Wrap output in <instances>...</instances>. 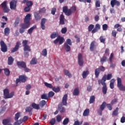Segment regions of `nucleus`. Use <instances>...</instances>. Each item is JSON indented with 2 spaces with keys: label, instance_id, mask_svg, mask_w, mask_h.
Instances as JSON below:
<instances>
[{
  "label": "nucleus",
  "instance_id": "nucleus-1",
  "mask_svg": "<svg viewBox=\"0 0 125 125\" xmlns=\"http://www.w3.org/2000/svg\"><path fill=\"white\" fill-rule=\"evenodd\" d=\"M31 14H28L26 15L24 19V23L21 24V28L19 29L20 34H23L25 32V30L30 27L31 23Z\"/></svg>",
  "mask_w": 125,
  "mask_h": 125
},
{
  "label": "nucleus",
  "instance_id": "nucleus-2",
  "mask_svg": "<svg viewBox=\"0 0 125 125\" xmlns=\"http://www.w3.org/2000/svg\"><path fill=\"white\" fill-rule=\"evenodd\" d=\"M59 35L58 32H54L51 35L50 38L51 39H55V38H57V39L54 41V43L57 44V43L59 42V44L61 45L64 42L65 39H64V38L60 36V35L59 36Z\"/></svg>",
  "mask_w": 125,
  "mask_h": 125
},
{
  "label": "nucleus",
  "instance_id": "nucleus-3",
  "mask_svg": "<svg viewBox=\"0 0 125 125\" xmlns=\"http://www.w3.org/2000/svg\"><path fill=\"white\" fill-rule=\"evenodd\" d=\"M107 77V75L104 74L102 78V80H99L98 81V84H102L103 85L102 87V91L104 94H107V90L108 88H107V84H106V78Z\"/></svg>",
  "mask_w": 125,
  "mask_h": 125
},
{
  "label": "nucleus",
  "instance_id": "nucleus-4",
  "mask_svg": "<svg viewBox=\"0 0 125 125\" xmlns=\"http://www.w3.org/2000/svg\"><path fill=\"white\" fill-rule=\"evenodd\" d=\"M76 10H77L76 6H72L69 9H68V6H67L62 7V11L66 16H70L72 15V13H75Z\"/></svg>",
  "mask_w": 125,
  "mask_h": 125
},
{
  "label": "nucleus",
  "instance_id": "nucleus-5",
  "mask_svg": "<svg viewBox=\"0 0 125 125\" xmlns=\"http://www.w3.org/2000/svg\"><path fill=\"white\" fill-rule=\"evenodd\" d=\"M3 95L4 99H9L12 98L14 96V92H11L9 93V90L6 88L3 90Z\"/></svg>",
  "mask_w": 125,
  "mask_h": 125
},
{
  "label": "nucleus",
  "instance_id": "nucleus-6",
  "mask_svg": "<svg viewBox=\"0 0 125 125\" xmlns=\"http://www.w3.org/2000/svg\"><path fill=\"white\" fill-rule=\"evenodd\" d=\"M1 6L3 8V11L4 13H8L10 9L8 6H7V1H4L1 4Z\"/></svg>",
  "mask_w": 125,
  "mask_h": 125
},
{
  "label": "nucleus",
  "instance_id": "nucleus-7",
  "mask_svg": "<svg viewBox=\"0 0 125 125\" xmlns=\"http://www.w3.org/2000/svg\"><path fill=\"white\" fill-rule=\"evenodd\" d=\"M117 86L119 88V90L125 91V86L122 84V79L119 77L117 78Z\"/></svg>",
  "mask_w": 125,
  "mask_h": 125
},
{
  "label": "nucleus",
  "instance_id": "nucleus-8",
  "mask_svg": "<svg viewBox=\"0 0 125 125\" xmlns=\"http://www.w3.org/2000/svg\"><path fill=\"white\" fill-rule=\"evenodd\" d=\"M28 79L27 76H25L24 75H20L19 77V79L17 78L16 79V84H18L19 83H25L26 81Z\"/></svg>",
  "mask_w": 125,
  "mask_h": 125
},
{
  "label": "nucleus",
  "instance_id": "nucleus-9",
  "mask_svg": "<svg viewBox=\"0 0 125 125\" xmlns=\"http://www.w3.org/2000/svg\"><path fill=\"white\" fill-rule=\"evenodd\" d=\"M100 71L102 72H104V71H105V67L103 66H101L95 70V75L96 78H98V77H99Z\"/></svg>",
  "mask_w": 125,
  "mask_h": 125
},
{
  "label": "nucleus",
  "instance_id": "nucleus-10",
  "mask_svg": "<svg viewBox=\"0 0 125 125\" xmlns=\"http://www.w3.org/2000/svg\"><path fill=\"white\" fill-rule=\"evenodd\" d=\"M0 47H1V50L2 52H6L7 51V46L4 43L3 41H1L0 42Z\"/></svg>",
  "mask_w": 125,
  "mask_h": 125
},
{
  "label": "nucleus",
  "instance_id": "nucleus-11",
  "mask_svg": "<svg viewBox=\"0 0 125 125\" xmlns=\"http://www.w3.org/2000/svg\"><path fill=\"white\" fill-rule=\"evenodd\" d=\"M17 0H13L10 2V8L13 10H16Z\"/></svg>",
  "mask_w": 125,
  "mask_h": 125
},
{
  "label": "nucleus",
  "instance_id": "nucleus-12",
  "mask_svg": "<svg viewBox=\"0 0 125 125\" xmlns=\"http://www.w3.org/2000/svg\"><path fill=\"white\" fill-rule=\"evenodd\" d=\"M78 64L80 67H82L83 65V55L80 53L78 56Z\"/></svg>",
  "mask_w": 125,
  "mask_h": 125
},
{
  "label": "nucleus",
  "instance_id": "nucleus-13",
  "mask_svg": "<svg viewBox=\"0 0 125 125\" xmlns=\"http://www.w3.org/2000/svg\"><path fill=\"white\" fill-rule=\"evenodd\" d=\"M96 46H97L96 41H92L90 45V51H94V50L96 49Z\"/></svg>",
  "mask_w": 125,
  "mask_h": 125
},
{
  "label": "nucleus",
  "instance_id": "nucleus-14",
  "mask_svg": "<svg viewBox=\"0 0 125 125\" xmlns=\"http://www.w3.org/2000/svg\"><path fill=\"white\" fill-rule=\"evenodd\" d=\"M65 22H66L65 16L63 14H62L60 16V24L61 25H65Z\"/></svg>",
  "mask_w": 125,
  "mask_h": 125
},
{
  "label": "nucleus",
  "instance_id": "nucleus-15",
  "mask_svg": "<svg viewBox=\"0 0 125 125\" xmlns=\"http://www.w3.org/2000/svg\"><path fill=\"white\" fill-rule=\"evenodd\" d=\"M110 4L112 7H114L115 5H117V6H120L121 5V3H120V2L117 0H111L110 1Z\"/></svg>",
  "mask_w": 125,
  "mask_h": 125
},
{
  "label": "nucleus",
  "instance_id": "nucleus-16",
  "mask_svg": "<svg viewBox=\"0 0 125 125\" xmlns=\"http://www.w3.org/2000/svg\"><path fill=\"white\" fill-rule=\"evenodd\" d=\"M20 42H16V44L14 48L12 49L11 50V53H14V52H16V51H18V49H19V47H20Z\"/></svg>",
  "mask_w": 125,
  "mask_h": 125
},
{
  "label": "nucleus",
  "instance_id": "nucleus-17",
  "mask_svg": "<svg viewBox=\"0 0 125 125\" xmlns=\"http://www.w3.org/2000/svg\"><path fill=\"white\" fill-rule=\"evenodd\" d=\"M67 99H68V95H67V94H64L62 99V103L63 106H67Z\"/></svg>",
  "mask_w": 125,
  "mask_h": 125
},
{
  "label": "nucleus",
  "instance_id": "nucleus-18",
  "mask_svg": "<svg viewBox=\"0 0 125 125\" xmlns=\"http://www.w3.org/2000/svg\"><path fill=\"white\" fill-rule=\"evenodd\" d=\"M17 65L18 67H21V68H26L27 67V65L26 64V62H17Z\"/></svg>",
  "mask_w": 125,
  "mask_h": 125
},
{
  "label": "nucleus",
  "instance_id": "nucleus-19",
  "mask_svg": "<svg viewBox=\"0 0 125 125\" xmlns=\"http://www.w3.org/2000/svg\"><path fill=\"white\" fill-rule=\"evenodd\" d=\"M2 124L3 125H12V124L10 123V119L9 118L3 119Z\"/></svg>",
  "mask_w": 125,
  "mask_h": 125
},
{
  "label": "nucleus",
  "instance_id": "nucleus-20",
  "mask_svg": "<svg viewBox=\"0 0 125 125\" xmlns=\"http://www.w3.org/2000/svg\"><path fill=\"white\" fill-rule=\"evenodd\" d=\"M101 26L99 24H96L95 25V28L92 30V34H94L100 30Z\"/></svg>",
  "mask_w": 125,
  "mask_h": 125
},
{
  "label": "nucleus",
  "instance_id": "nucleus-21",
  "mask_svg": "<svg viewBox=\"0 0 125 125\" xmlns=\"http://www.w3.org/2000/svg\"><path fill=\"white\" fill-rule=\"evenodd\" d=\"M19 23H20V18H17L13 24L14 27L17 28L18 25H19Z\"/></svg>",
  "mask_w": 125,
  "mask_h": 125
},
{
  "label": "nucleus",
  "instance_id": "nucleus-22",
  "mask_svg": "<svg viewBox=\"0 0 125 125\" xmlns=\"http://www.w3.org/2000/svg\"><path fill=\"white\" fill-rule=\"evenodd\" d=\"M34 17L37 20V21H39V20H41V19L42 18V17L41 16V15L38 12H35L34 13Z\"/></svg>",
  "mask_w": 125,
  "mask_h": 125
},
{
  "label": "nucleus",
  "instance_id": "nucleus-23",
  "mask_svg": "<svg viewBox=\"0 0 125 125\" xmlns=\"http://www.w3.org/2000/svg\"><path fill=\"white\" fill-rule=\"evenodd\" d=\"M79 94H80V90L79 89V88L76 87L74 89L73 92V95L74 96H78Z\"/></svg>",
  "mask_w": 125,
  "mask_h": 125
},
{
  "label": "nucleus",
  "instance_id": "nucleus-24",
  "mask_svg": "<svg viewBox=\"0 0 125 125\" xmlns=\"http://www.w3.org/2000/svg\"><path fill=\"white\" fill-rule=\"evenodd\" d=\"M63 73H64L65 76H67V77H68V78H72V74H71L70 73V71H69V70H68L67 69H64L63 70Z\"/></svg>",
  "mask_w": 125,
  "mask_h": 125
},
{
  "label": "nucleus",
  "instance_id": "nucleus-25",
  "mask_svg": "<svg viewBox=\"0 0 125 125\" xmlns=\"http://www.w3.org/2000/svg\"><path fill=\"white\" fill-rule=\"evenodd\" d=\"M14 61V59L12 57H9L8 58V65H12Z\"/></svg>",
  "mask_w": 125,
  "mask_h": 125
},
{
  "label": "nucleus",
  "instance_id": "nucleus-26",
  "mask_svg": "<svg viewBox=\"0 0 125 125\" xmlns=\"http://www.w3.org/2000/svg\"><path fill=\"white\" fill-rule=\"evenodd\" d=\"M37 28V25H34L32 27H31L30 29H29L27 31V33L29 34V35H31L32 33H33V31L35 30Z\"/></svg>",
  "mask_w": 125,
  "mask_h": 125
},
{
  "label": "nucleus",
  "instance_id": "nucleus-27",
  "mask_svg": "<svg viewBox=\"0 0 125 125\" xmlns=\"http://www.w3.org/2000/svg\"><path fill=\"white\" fill-rule=\"evenodd\" d=\"M70 46V45L67 44H64V49L67 52H69L71 50V47Z\"/></svg>",
  "mask_w": 125,
  "mask_h": 125
},
{
  "label": "nucleus",
  "instance_id": "nucleus-28",
  "mask_svg": "<svg viewBox=\"0 0 125 125\" xmlns=\"http://www.w3.org/2000/svg\"><path fill=\"white\" fill-rule=\"evenodd\" d=\"M89 74V71L88 70H86V71H83L82 74V76L83 79H85L87 75H88Z\"/></svg>",
  "mask_w": 125,
  "mask_h": 125
},
{
  "label": "nucleus",
  "instance_id": "nucleus-29",
  "mask_svg": "<svg viewBox=\"0 0 125 125\" xmlns=\"http://www.w3.org/2000/svg\"><path fill=\"white\" fill-rule=\"evenodd\" d=\"M4 33L5 36H8V35H9V33H10V29H9V28L8 27L5 28Z\"/></svg>",
  "mask_w": 125,
  "mask_h": 125
},
{
  "label": "nucleus",
  "instance_id": "nucleus-30",
  "mask_svg": "<svg viewBox=\"0 0 125 125\" xmlns=\"http://www.w3.org/2000/svg\"><path fill=\"white\" fill-rule=\"evenodd\" d=\"M32 107H33V108L34 109H36V110H39L40 109V104H37L36 103H33L32 104Z\"/></svg>",
  "mask_w": 125,
  "mask_h": 125
},
{
  "label": "nucleus",
  "instance_id": "nucleus-31",
  "mask_svg": "<svg viewBox=\"0 0 125 125\" xmlns=\"http://www.w3.org/2000/svg\"><path fill=\"white\" fill-rule=\"evenodd\" d=\"M58 110L60 111L61 113H64L65 112V108L63 107L61 104H59Z\"/></svg>",
  "mask_w": 125,
  "mask_h": 125
},
{
  "label": "nucleus",
  "instance_id": "nucleus-32",
  "mask_svg": "<svg viewBox=\"0 0 125 125\" xmlns=\"http://www.w3.org/2000/svg\"><path fill=\"white\" fill-rule=\"evenodd\" d=\"M30 63L31 65H35L38 63V61H37V59H36V58H33L32 59Z\"/></svg>",
  "mask_w": 125,
  "mask_h": 125
},
{
  "label": "nucleus",
  "instance_id": "nucleus-33",
  "mask_svg": "<svg viewBox=\"0 0 125 125\" xmlns=\"http://www.w3.org/2000/svg\"><path fill=\"white\" fill-rule=\"evenodd\" d=\"M44 84L45 85V86H46V87H47L48 88H50L52 89L53 88V86L52 85V84L48 83L47 82H45L44 83Z\"/></svg>",
  "mask_w": 125,
  "mask_h": 125
},
{
  "label": "nucleus",
  "instance_id": "nucleus-34",
  "mask_svg": "<svg viewBox=\"0 0 125 125\" xmlns=\"http://www.w3.org/2000/svg\"><path fill=\"white\" fill-rule=\"evenodd\" d=\"M46 104V102H45V100H42L39 103V105L41 108H43L44 106H45V104Z\"/></svg>",
  "mask_w": 125,
  "mask_h": 125
},
{
  "label": "nucleus",
  "instance_id": "nucleus-35",
  "mask_svg": "<svg viewBox=\"0 0 125 125\" xmlns=\"http://www.w3.org/2000/svg\"><path fill=\"white\" fill-rule=\"evenodd\" d=\"M95 102V96H94V95L91 96L90 97V100H89V104H92V103H93L94 102Z\"/></svg>",
  "mask_w": 125,
  "mask_h": 125
},
{
  "label": "nucleus",
  "instance_id": "nucleus-36",
  "mask_svg": "<svg viewBox=\"0 0 125 125\" xmlns=\"http://www.w3.org/2000/svg\"><path fill=\"white\" fill-rule=\"evenodd\" d=\"M3 70L4 73L6 76H8L10 75V71H9L8 68H5L3 69Z\"/></svg>",
  "mask_w": 125,
  "mask_h": 125
},
{
  "label": "nucleus",
  "instance_id": "nucleus-37",
  "mask_svg": "<svg viewBox=\"0 0 125 125\" xmlns=\"http://www.w3.org/2000/svg\"><path fill=\"white\" fill-rule=\"evenodd\" d=\"M23 51H31V46L29 45H26L23 46Z\"/></svg>",
  "mask_w": 125,
  "mask_h": 125
},
{
  "label": "nucleus",
  "instance_id": "nucleus-38",
  "mask_svg": "<svg viewBox=\"0 0 125 125\" xmlns=\"http://www.w3.org/2000/svg\"><path fill=\"white\" fill-rule=\"evenodd\" d=\"M21 113L20 112H17L16 114H15V120L17 121H18V119H19L21 117Z\"/></svg>",
  "mask_w": 125,
  "mask_h": 125
},
{
  "label": "nucleus",
  "instance_id": "nucleus-39",
  "mask_svg": "<svg viewBox=\"0 0 125 125\" xmlns=\"http://www.w3.org/2000/svg\"><path fill=\"white\" fill-rule=\"evenodd\" d=\"M89 115V109H85L83 113V116L84 117H86Z\"/></svg>",
  "mask_w": 125,
  "mask_h": 125
},
{
  "label": "nucleus",
  "instance_id": "nucleus-40",
  "mask_svg": "<svg viewBox=\"0 0 125 125\" xmlns=\"http://www.w3.org/2000/svg\"><path fill=\"white\" fill-rule=\"evenodd\" d=\"M23 121L22 119H20L19 121H17V122H14V125H20Z\"/></svg>",
  "mask_w": 125,
  "mask_h": 125
},
{
  "label": "nucleus",
  "instance_id": "nucleus-41",
  "mask_svg": "<svg viewBox=\"0 0 125 125\" xmlns=\"http://www.w3.org/2000/svg\"><path fill=\"white\" fill-rule=\"evenodd\" d=\"M107 61V58L106 57L103 56L102 58L101 59L100 62L102 65L104 64V62H106Z\"/></svg>",
  "mask_w": 125,
  "mask_h": 125
},
{
  "label": "nucleus",
  "instance_id": "nucleus-42",
  "mask_svg": "<svg viewBox=\"0 0 125 125\" xmlns=\"http://www.w3.org/2000/svg\"><path fill=\"white\" fill-rule=\"evenodd\" d=\"M41 99H44L45 100H47L48 99V96L47 94L45 93L41 95Z\"/></svg>",
  "mask_w": 125,
  "mask_h": 125
},
{
  "label": "nucleus",
  "instance_id": "nucleus-43",
  "mask_svg": "<svg viewBox=\"0 0 125 125\" xmlns=\"http://www.w3.org/2000/svg\"><path fill=\"white\" fill-rule=\"evenodd\" d=\"M56 121L58 123H60L62 121V115H58L56 117Z\"/></svg>",
  "mask_w": 125,
  "mask_h": 125
},
{
  "label": "nucleus",
  "instance_id": "nucleus-44",
  "mask_svg": "<svg viewBox=\"0 0 125 125\" xmlns=\"http://www.w3.org/2000/svg\"><path fill=\"white\" fill-rule=\"evenodd\" d=\"M106 103L105 102H104L103 104L101 105L100 109L103 111V110L105 109V107H106Z\"/></svg>",
  "mask_w": 125,
  "mask_h": 125
},
{
  "label": "nucleus",
  "instance_id": "nucleus-45",
  "mask_svg": "<svg viewBox=\"0 0 125 125\" xmlns=\"http://www.w3.org/2000/svg\"><path fill=\"white\" fill-rule=\"evenodd\" d=\"M54 94H55V93H54L52 91L49 92L48 93V98H51V97H53V96H54Z\"/></svg>",
  "mask_w": 125,
  "mask_h": 125
},
{
  "label": "nucleus",
  "instance_id": "nucleus-46",
  "mask_svg": "<svg viewBox=\"0 0 125 125\" xmlns=\"http://www.w3.org/2000/svg\"><path fill=\"white\" fill-rule=\"evenodd\" d=\"M115 83V79H112L110 81V87L111 89H114V83Z\"/></svg>",
  "mask_w": 125,
  "mask_h": 125
},
{
  "label": "nucleus",
  "instance_id": "nucleus-47",
  "mask_svg": "<svg viewBox=\"0 0 125 125\" xmlns=\"http://www.w3.org/2000/svg\"><path fill=\"white\" fill-rule=\"evenodd\" d=\"M118 112H119V108L116 107V109L113 111L112 115L113 116H118Z\"/></svg>",
  "mask_w": 125,
  "mask_h": 125
},
{
  "label": "nucleus",
  "instance_id": "nucleus-48",
  "mask_svg": "<svg viewBox=\"0 0 125 125\" xmlns=\"http://www.w3.org/2000/svg\"><path fill=\"white\" fill-rule=\"evenodd\" d=\"M54 92L57 93L59 92L60 91V87H57V88L55 87H53V88L52 89Z\"/></svg>",
  "mask_w": 125,
  "mask_h": 125
},
{
  "label": "nucleus",
  "instance_id": "nucleus-49",
  "mask_svg": "<svg viewBox=\"0 0 125 125\" xmlns=\"http://www.w3.org/2000/svg\"><path fill=\"white\" fill-rule=\"evenodd\" d=\"M100 41L102 43H105V42H106V38L103 36H101L100 37Z\"/></svg>",
  "mask_w": 125,
  "mask_h": 125
},
{
  "label": "nucleus",
  "instance_id": "nucleus-50",
  "mask_svg": "<svg viewBox=\"0 0 125 125\" xmlns=\"http://www.w3.org/2000/svg\"><path fill=\"white\" fill-rule=\"evenodd\" d=\"M69 120L68 118H65L62 122L63 125H68L69 123Z\"/></svg>",
  "mask_w": 125,
  "mask_h": 125
},
{
  "label": "nucleus",
  "instance_id": "nucleus-51",
  "mask_svg": "<svg viewBox=\"0 0 125 125\" xmlns=\"http://www.w3.org/2000/svg\"><path fill=\"white\" fill-rule=\"evenodd\" d=\"M64 44H67L68 45H72V41L70 39H68L66 40V42Z\"/></svg>",
  "mask_w": 125,
  "mask_h": 125
},
{
  "label": "nucleus",
  "instance_id": "nucleus-52",
  "mask_svg": "<svg viewBox=\"0 0 125 125\" xmlns=\"http://www.w3.org/2000/svg\"><path fill=\"white\" fill-rule=\"evenodd\" d=\"M94 28V25L90 24L88 27V30L89 32H92V29Z\"/></svg>",
  "mask_w": 125,
  "mask_h": 125
},
{
  "label": "nucleus",
  "instance_id": "nucleus-53",
  "mask_svg": "<svg viewBox=\"0 0 125 125\" xmlns=\"http://www.w3.org/2000/svg\"><path fill=\"white\" fill-rule=\"evenodd\" d=\"M42 56H46L47 55V50L46 49H44L42 51Z\"/></svg>",
  "mask_w": 125,
  "mask_h": 125
},
{
  "label": "nucleus",
  "instance_id": "nucleus-54",
  "mask_svg": "<svg viewBox=\"0 0 125 125\" xmlns=\"http://www.w3.org/2000/svg\"><path fill=\"white\" fill-rule=\"evenodd\" d=\"M32 110H33V108L30 106H28L25 108V112L26 113H30V112H32Z\"/></svg>",
  "mask_w": 125,
  "mask_h": 125
},
{
  "label": "nucleus",
  "instance_id": "nucleus-55",
  "mask_svg": "<svg viewBox=\"0 0 125 125\" xmlns=\"http://www.w3.org/2000/svg\"><path fill=\"white\" fill-rule=\"evenodd\" d=\"M46 11V9H45V7H43L42 8L40 9L39 10V12L42 14L45 13Z\"/></svg>",
  "mask_w": 125,
  "mask_h": 125
},
{
  "label": "nucleus",
  "instance_id": "nucleus-56",
  "mask_svg": "<svg viewBox=\"0 0 125 125\" xmlns=\"http://www.w3.org/2000/svg\"><path fill=\"white\" fill-rule=\"evenodd\" d=\"M103 31H107L108 30V25L107 24H104L103 25Z\"/></svg>",
  "mask_w": 125,
  "mask_h": 125
},
{
  "label": "nucleus",
  "instance_id": "nucleus-57",
  "mask_svg": "<svg viewBox=\"0 0 125 125\" xmlns=\"http://www.w3.org/2000/svg\"><path fill=\"white\" fill-rule=\"evenodd\" d=\"M62 34H66L67 33V27H63L61 30Z\"/></svg>",
  "mask_w": 125,
  "mask_h": 125
},
{
  "label": "nucleus",
  "instance_id": "nucleus-58",
  "mask_svg": "<svg viewBox=\"0 0 125 125\" xmlns=\"http://www.w3.org/2000/svg\"><path fill=\"white\" fill-rule=\"evenodd\" d=\"M33 1H28L26 2V5L30 7V6H32L33 5Z\"/></svg>",
  "mask_w": 125,
  "mask_h": 125
},
{
  "label": "nucleus",
  "instance_id": "nucleus-59",
  "mask_svg": "<svg viewBox=\"0 0 125 125\" xmlns=\"http://www.w3.org/2000/svg\"><path fill=\"white\" fill-rule=\"evenodd\" d=\"M22 46H26L27 45H28V41L27 40H23L22 42Z\"/></svg>",
  "mask_w": 125,
  "mask_h": 125
},
{
  "label": "nucleus",
  "instance_id": "nucleus-60",
  "mask_svg": "<svg viewBox=\"0 0 125 125\" xmlns=\"http://www.w3.org/2000/svg\"><path fill=\"white\" fill-rule=\"evenodd\" d=\"M51 12V14H52L53 15H55V12H56V8L54 7L52 8Z\"/></svg>",
  "mask_w": 125,
  "mask_h": 125
},
{
  "label": "nucleus",
  "instance_id": "nucleus-61",
  "mask_svg": "<svg viewBox=\"0 0 125 125\" xmlns=\"http://www.w3.org/2000/svg\"><path fill=\"white\" fill-rule=\"evenodd\" d=\"M112 79V74H107L106 76V80H107V81H109Z\"/></svg>",
  "mask_w": 125,
  "mask_h": 125
},
{
  "label": "nucleus",
  "instance_id": "nucleus-62",
  "mask_svg": "<svg viewBox=\"0 0 125 125\" xmlns=\"http://www.w3.org/2000/svg\"><path fill=\"white\" fill-rule=\"evenodd\" d=\"M55 121H56V120H55V118H53L51 120V121H50V124L52 125H54L55 124Z\"/></svg>",
  "mask_w": 125,
  "mask_h": 125
},
{
  "label": "nucleus",
  "instance_id": "nucleus-63",
  "mask_svg": "<svg viewBox=\"0 0 125 125\" xmlns=\"http://www.w3.org/2000/svg\"><path fill=\"white\" fill-rule=\"evenodd\" d=\"M96 7H100V1L97 0L95 2Z\"/></svg>",
  "mask_w": 125,
  "mask_h": 125
},
{
  "label": "nucleus",
  "instance_id": "nucleus-64",
  "mask_svg": "<svg viewBox=\"0 0 125 125\" xmlns=\"http://www.w3.org/2000/svg\"><path fill=\"white\" fill-rule=\"evenodd\" d=\"M112 35L113 37L116 38V37H117V31H116V30H112Z\"/></svg>",
  "mask_w": 125,
  "mask_h": 125
}]
</instances>
